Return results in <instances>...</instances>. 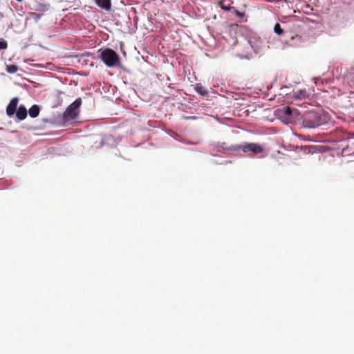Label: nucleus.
<instances>
[{
  "label": "nucleus",
  "mask_w": 354,
  "mask_h": 354,
  "mask_svg": "<svg viewBox=\"0 0 354 354\" xmlns=\"http://www.w3.org/2000/svg\"><path fill=\"white\" fill-rule=\"evenodd\" d=\"M98 58L108 67H114L120 62L118 55L111 48L100 49L98 50Z\"/></svg>",
  "instance_id": "f257e3e1"
},
{
  "label": "nucleus",
  "mask_w": 354,
  "mask_h": 354,
  "mask_svg": "<svg viewBox=\"0 0 354 354\" xmlns=\"http://www.w3.org/2000/svg\"><path fill=\"white\" fill-rule=\"evenodd\" d=\"M230 149L234 151L241 150L243 153H248L250 156L261 153L264 150L263 147L261 145L253 142L232 146Z\"/></svg>",
  "instance_id": "f03ea898"
},
{
  "label": "nucleus",
  "mask_w": 354,
  "mask_h": 354,
  "mask_svg": "<svg viewBox=\"0 0 354 354\" xmlns=\"http://www.w3.org/2000/svg\"><path fill=\"white\" fill-rule=\"evenodd\" d=\"M82 104V99L80 97L76 99L71 104H70L63 114L64 121H69L75 119L79 113V108Z\"/></svg>",
  "instance_id": "7ed1b4c3"
},
{
  "label": "nucleus",
  "mask_w": 354,
  "mask_h": 354,
  "mask_svg": "<svg viewBox=\"0 0 354 354\" xmlns=\"http://www.w3.org/2000/svg\"><path fill=\"white\" fill-rule=\"evenodd\" d=\"M304 122L306 124V127L308 128L317 127L322 123L320 120V117L315 112L308 113L305 115Z\"/></svg>",
  "instance_id": "20e7f679"
},
{
  "label": "nucleus",
  "mask_w": 354,
  "mask_h": 354,
  "mask_svg": "<svg viewBox=\"0 0 354 354\" xmlns=\"http://www.w3.org/2000/svg\"><path fill=\"white\" fill-rule=\"evenodd\" d=\"M19 102L18 97L12 98L6 108V113L8 115H12L17 111V106Z\"/></svg>",
  "instance_id": "39448f33"
},
{
  "label": "nucleus",
  "mask_w": 354,
  "mask_h": 354,
  "mask_svg": "<svg viewBox=\"0 0 354 354\" xmlns=\"http://www.w3.org/2000/svg\"><path fill=\"white\" fill-rule=\"evenodd\" d=\"M311 93L306 89H300L297 91L294 92L293 97L295 99H306L310 96Z\"/></svg>",
  "instance_id": "423d86ee"
},
{
  "label": "nucleus",
  "mask_w": 354,
  "mask_h": 354,
  "mask_svg": "<svg viewBox=\"0 0 354 354\" xmlns=\"http://www.w3.org/2000/svg\"><path fill=\"white\" fill-rule=\"evenodd\" d=\"M17 118L20 120H24L27 116V110L26 107L23 105H21L16 111Z\"/></svg>",
  "instance_id": "0eeeda50"
},
{
  "label": "nucleus",
  "mask_w": 354,
  "mask_h": 354,
  "mask_svg": "<svg viewBox=\"0 0 354 354\" xmlns=\"http://www.w3.org/2000/svg\"><path fill=\"white\" fill-rule=\"evenodd\" d=\"M96 4L102 9L109 10L111 7V0H95Z\"/></svg>",
  "instance_id": "6e6552de"
},
{
  "label": "nucleus",
  "mask_w": 354,
  "mask_h": 354,
  "mask_svg": "<svg viewBox=\"0 0 354 354\" xmlns=\"http://www.w3.org/2000/svg\"><path fill=\"white\" fill-rule=\"evenodd\" d=\"M40 109L38 105H32L28 110L29 115L31 118H36L39 115Z\"/></svg>",
  "instance_id": "1a4fd4ad"
},
{
  "label": "nucleus",
  "mask_w": 354,
  "mask_h": 354,
  "mask_svg": "<svg viewBox=\"0 0 354 354\" xmlns=\"http://www.w3.org/2000/svg\"><path fill=\"white\" fill-rule=\"evenodd\" d=\"M194 89L198 94L203 97L207 95V92L205 91V88L202 86L201 84H196L194 86Z\"/></svg>",
  "instance_id": "9d476101"
},
{
  "label": "nucleus",
  "mask_w": 354,
  "mask_h": 354,
  "mask_svg": "<svg viewBox=\"0 0 354 354\" xmlns=\"http://www.w3.org/2000/svg\"><path fill=\"white\" fill-rule=\"evenodd\" d=\"M283 115L293 117V110L289 106H285L281 111Z\"/></svg>",
  "instance_id": "9b49d317"
},
{
  "label": "nucleus",
  "mask_w": 354,
  "mask_h": 354,
  "mask_svg": "<svg viewBox=\"0 0 354 354\" xmlns=\"http://www.w3.org/2000/svg\"><path fill=\"white\" fill-rule=\"evenodd\" d=\"M42 14L37 13V12H30L29 16L30 18L34 19L35 21H39L42 17Z\"/></svg>",
  "instance_id": "f8f14e48"
},
{
  "label": "nucleus",
  "mask_w": 354,
  "mask_h": 354,
  "mask_svg": "<svg viewBox=\"0 0 354 354\" xmlns=\"http://www.w3.org/2000/svg\"><path fill=\"white\" fill-rule=\"evenodd\" d=\"M274 31L278 35H281L283 33V30L278 23L274 25Z\"/></svg>",
  "instance_id": "ddd939ff"
},
{
  "label": "nucleus",
  "mask_w": 354,
  "mask_h": 354,
  "mask_svg": "<svg viewBox=\"0 0 354 354\" xmlns=\"http://www.w3.org/2000/svg\"><path fill=\"white\" fill-rule=\"evenodd\" d=\"M48 9H49V6L43 4V3H39L36 8V10L37 11H41V12H46V11L48 10Z\"/></svg>",
  "instance_id": "4468645a"
},
{
  "label": "nucleus",
  "mask_w": 354,
  "mask_h": 354,
  "mask_svg": "<svg viewBox=\"0 0 354 354\" xmlns=\"http://www.w3.org/2000/svg\"><path fill=\"white\" fill-rule=\"evenodd\" d=\"M17 71V66L12 65L8 67V71L9 73H15Z\"/></svg>",
  "instance_id": "2eb2a0df"
},
{
  "label": "nucleus",
  "mask_w": 354,
  "mask_h": 354,
  "mask_svg": "<svg viewBox=\"0 0 354 354\" xmlns=\"http://www.w3.org/2000/svg\"><path fill=\"white\" fill-rule=\"evenodd\" d=\"M8 46L7 42L5 41H0V50L6 49Z\"/></svg>",
  "instance_id": "dca6fc26"
},
{
  "label": "nucleus",
  "mask_w": 354,
  "mask_h": 354,
  "mask_svg": "<svg viewBox=\"0 0 354 354\" xmlns=\"http://www.w3.org/2000/svg\"><path fill=\"white\" fill-rule=\"evenodd\" d=\"M221 8L222 9L225 10H227V11L230 10L231 8H232L231 6H225V5L222 4V3H221Z\"/></svg>",
  "instance_id": "f3484780"
},
{
  "label": "nucleus",
  "mask_w": 354,
  "mask_h": 354,
  "mask_svg": "<svg viewBox=\"0 0 354 354\" xmlns=\"http://www.w3.org/2000/svg\"><path fill=\"white\" fill-rule=\"evenodd\" d=\"M236 15L237 17H243V16H244V13H243V12H240V11H239V10H236Z\"/></svg>",
  "instance_id": "a211bd4d"
}]
</instances>
